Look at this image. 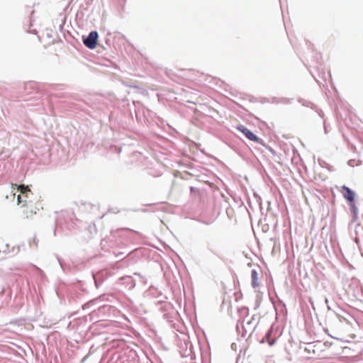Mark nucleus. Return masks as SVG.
<instances>
[{"label": "nucleus", "instance_id": "obj_1", "mask_svg": "<svg viewBox=\"0 0 363 363\" xmlns=\"http://www.w3.org/2000/svg\"><path fill=\"white\" fill-rule=\"evenodd\" d=\"M17 201L18 204L23 203L21 207L22 208V216L23 218H30L39 211V208H37L32 201H21L20 195L18 196Z\"/></svg>", "mask_w": 363, "mask_h": 363}, {"label": "nucleus", "instance_id": "obj_2", "mask_svg": "<svg viewBox=\"0 0 363 363\" xmlns=\"http://www.w3.org/2000/svg\"><path fill=\"white\" fill-rule=\"evenodd\" d=\"M98 37L96 31H91L88 37L84 40V44L90 49H94L97 45Z\"/></svg>", "mask_w": 363, "mask_h": 363}, {"label": "nucleus", "instance_id": "obj_3", "mask_svg": "<svg viewBox=\"0 0 363 363\" xmlns=\"http://www.w3.org/2000/svg\"><path fill=\"white\" fill-rule=\"evenodd\" d=\"M238 129L242 132L245 136L248 138L250 140L254 142H259V138L249 129L244 127L243 125H240L238 127Z\"/></svg>", "mask_w": 363, "mask_h": 363}, {"label": "nucleus", "instance_id": "obj_4", "mask_svg": "<svg viewBox=\"0 0 363 363\" xmlns=\"http://www.w3.org/2000/svg\"><path fill=\"white\" fill-rule=\"evenodd\" d=\"M341 193L345 199L350 202L354 201V193L350 188L343 186L341 189Z\"/></svg>", "mask_w": 363, "mask_h": 363}, {"label": "nucleus", "instance_id": "obj_5", "mask_svg": "<svg viewBox=\"0 0 363 363\" xmlns=\"http://www.w3.org/2000/svg\"><path fill=\"white\" fill-rule=\"evenodd\" d=\"M252 286L253 288H257L259 286L258 281V273L255 269H252L251 272Z\"/></svg>", "mask_w": 363, "mask_h": 363}, {"label": "nucleus", "instance_id": "obj_6", "mask_svg": "<svg viewBox=\"0 0 363 363\" xmlns=\"http://www.w3.org/2000/svg\"><path fill=\"white\" fill-rule=\"evenodd\" d=\"M15 186L17 187V189L23 194H26L27 192H30V190L27 186H25L23 184L21 185H16Z\"/></svg>", "mask_w": 363, "mask_h": 363}, {"label": "nucleus", "instance_id": "obj_7", "mask_svg": "<svg viewBox=\"0 0 363 363\" xmlns=\"http://www.w3.org/2000/svg\"><path fill=\"white\" fill-rule=\"evenodd\" d=\"M269 336H270V331H269V332H268V333H267V334L266 335V338H267V342H268L269 345L270 346H272V345H273L274 344L275 340H269Z\"/></svg>", "mask_w": 363, "mask_h": 363}]
</instances>
